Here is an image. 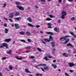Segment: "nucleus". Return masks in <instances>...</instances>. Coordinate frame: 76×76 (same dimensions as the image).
Masks as SVG:
<instances>
[{
	"instance_id": "nucleus-34",
	"label": "nucleus",
	"mask_w": 76,
	"mask_h": 76,
	"mask_svg": "<svg viewBox=\"0 0 76 76\" xmlns=\"http://www.w3.org/2000/svg\"><path fill=\"white\" fill-rule=\"evenodd\" d=\"M75 19V17H72V18H71V20L72 21H73V20H74Z\"/></svg>"
},
{
	"instance_id": "nucleus-56",
	"label": "nucleus",
	"mask_w": 76,
	"mask_h": 76,
	"mask_svg": "<svg viewBox=\"0 0 76 76\" xmlns=\"http://www.w3.org/2000/svg\"><path fill=\"white\" fill-rule=\"evenodd\" d=\"M69 72H71V73L73 72V70H69Z\"/></svg>"
},
{
	"instance_id": "nucleus-10",
	"label": "nucleus",
	"mask_w": 76,
	"mask_h": 76,
	"mask_svg": "<svg viewBox=\"0 0 76 76\" xmlns=\"http://www.w3.org/2000/svg\"><path fill=\"white\" fill-rule=\"evenodd\" d=\"M14 13H11L9 15V18H13V15Z\"/></svg>"
},
{
	"instance_id": "nucleus-17",
	"label": "nucleus",
	"mask_w": 76,
	"mask_h": 76,
	"mask_svg": "<svg viewBox=\"0 0 76 76\" xmlns=\"http://www.w3.org/2000/svg\"><path fill=\"white\" fill-rule=\"evenodd\" d=\"M46 66V64H39L38 65H37V66Z\"/></svg>"
},
{
	"instance_id": "nucleus-64",
	"label": "nucleus",
	"mask_w": 76,
	"mask_h": 76,
	"mask_svg": "<svg viewBox=\"0 0 76 76\" xmlns=\"http://www.w3.org/2000/svg\"><path fill=\"white\" fill-rule=\"evenodd\" d=\"M73 37L74 38H76V35H74Z\"/></svg>"
},
{
	"instance_id": "nucleus-3",
	"label": "nucleus",
	"mask_w": 76,
	"mask_h": 76,
	"mask_svg": "<svg viewBox=\"0 0 76 76\" xmlns=\"http://www.w3.org/2000/svg\"><path fill=\"white\" fill-rule=\"evenodd\" d=\"M40 69H41L42 71L43 72H45V70H48L49 67L47 66H45L44 67V69L42 68H40Z\"/></svg>"
},
{
	"instance_id": "nucleus-7",
	"label": "nucleus",
	"mask_w": 76,
	"mask_h": 76,
	"mask_svg": "<svg viewBox=\"0 0 76 76\" xmlns=\"http://www.w3.org/2000/svg\"><path fill=\"white\" fill-rule=\"evenodd\" d=\"M17 7L20 10H24V8L20 6H18Z\"/></svg>"
},
{
	"instance_id": "nucleus-36",
	"label": "nucleus",
	"mask_w": 76,
	"mask_h": 76,
	"mask_svg": "<svg viewBox=\"0 0 76 76\" xmlns=\"http://www.w3.org/2000/svg\"><path fill=\"white\" fill-rule=\"evenodd\" d=\"M56 50V49H53L52 50V53H55V50Z\"/></svg>"
},
{
	"instance_id": "nucleus-49",
	"label": "nucleus",
	"mask_w": 76,
	"mask_h": 76,
	"mask_svg": "<svg viewBox=\"0 0 76 76\" xmlns=\"http://www.w3.org/2000/svg\"><path fill=\"white\" fill-rule=\"evenodd\" d=\"M30 58H32V59L34 58V56H31L30 57Z\"/></svg>"
},
{
	"instance_id": "nucleus-5",
	"label": "nucleus",
	"mask_w": 76,
	"mask_h": 76,
	"mask_svg": "<svg viewBox=\"0 0 76 76\" xmlns=\"http://www.w3.org/2000/svg\"><path fill=\"white\" fill-rule=\"evenodd\" d=\"M69 67H72V66H74L75 65L73 63H69L68 64Z\"/></svg>"
},
{
	"instance_id": "nucleus-48",
	"label": "nucleus",
	"mask_w": 76,
	"mask_h": 76,
	"mask_svg": "<svg viewBox=\"0 0 76 76\" xmlns=\"http://www.w3.org/2000/svg\"><path fill=\"white\" fill-rule=\"evenodd\" d=\"M32 62L33 63H35V60L34 59H33L32 61Z\"/></svg>"
},
{
	"instance_id": "nucleus-37",
	"label": "nucleus",
	"mask_w": 76,
	"mask_h": 76,
	"mask_svg": "<svg viewBox=\"0 0 76 76\" xmlns=\"http://www.w3.org/2000/svg\"><path fill=\"white\" fill-rule=\"evenodd\" d=\"M27 40L28 42H31V40L30 39H27Z\"/></svg>"
},
{
	"instance_id": "nucleus-62",
	"label": "nucleus",
	"mask_w": 76,
	"mask_h": 76,
	"mask_svg": "<svg viewBox=\"0 0 76 76\" xmlns=\"http://www.w3.org/2000/svg\"><path fill=\"white\" fill-rule=\"evenodd\" d=\"M29 52H30V51H29V50H28V51H26V53H29Z\"/></svg>"
},
{
	"instance_id": "nucleus-26",
	"label": "nucleus",
	"mask_w": 76,
	"mask_h": 76,
	"mask_svg": "<svg viewBox=\"0 0 76 76\" xmlns=\"http://www.w3.org/2000/svg\"><path fill=\"white\" fill-rule=\"evenodd\" d=\"M25 33V32H20L19 34L20 35H23Z\"/></svg>"
},
{
	"instance_id": "nucleus-55",
	"label": "nucleus",
	"mask_w": 76,
	"mask_h": 76,
	"mask_svg": "<svg viewBox=\"0 0 76 76\" xmlns=\"http://www.w3.org/2000/svg\"><path fill=\"white\" fill-rule=\"evenodd\" d=\"M41 1L43 2H45V0H41Z\"/></svg>"
},
{
	"instance_id": "nucleus-25",
	"label": "nucleus",
	"mask_w": 76,
	"mask_h": 76,
	"mask_svg": "<svg viewBox=\"0 0 76 76\" xmlns=\"http://www.w3.org/2000/svg\"><path fill=\"white\" fill-rule=\"evenodd\" d=\"M47 34H50V35H53V33L52 32H48L47 33Z\"/></svg>"
},
{
	"instance_id": "nucleus-22",
	"label": "nucleus",
	"mask_w": 76,
	"mask_h": 76,
	"mask_svg": "<svg viewBox=\"0 0 76 76\" xmlns=\"http://www.w3.org/2000/svg\"><path fill=\"white\" fill-rule=\"evenodd\" d=\"M27 20L29 22H32V20H31V18H27Z\"/></svg>"
},
{
	"instance_id": "nucleus-58",
	"label": "nucleus",
	"mask_w": 76,
	"mask_h": 76,
	"mask_svg": "<svg viewBox=\"0 0 76 76\" xmlns=\"http://www.w3.org/2000/svg\"><path fill=\"white\" fill-rule=\"evenodd\" d=\"M42 42L43 43V44H45V42H44L43 40H42Z\"/></svg>"
},
{
	"instance_id": "nucleus-31",
	"label": "nucleus",
	"mask_w": 76,
	"mask_h": 76,
	"mask_svg": "<svg viewBox=\"0 0 76 76\" xmlns=\"http://www.w3.org/2000/svg\"><path fill=\"white\" fill-rule=\"evenodd\" d=\"M25 48H26V49H29V48H31V46H28L26 47Z\"/></svg>"
},
{
	"instance_id": "nucleus-11",
	"label": "nucleus",
	"mask_w": 76,
	"mask_h": 76,
	"mask_svg": "<svg viewBox=\"0 0 76 76\" xmlns=\"http://www.w3.org/2000/svg\"><path fill=\"white\" fill-rule=\"evenodd\" d=\"M62 55L63 56H65V57H69V55H68V54H66V53H63Z\"/></svg>"
},
{
	"instance_id": "nucleus-9",
	"label": "nucleus",
	"mask_w": 76,
	"mask_h": 76,
	"mask_svg": "<svg viewBox=\"0 0 76 76\" xmlns=\"http://www.w3.org/2000/svg\"><path fill=\"white\" fill-rule=\"evenodd\" d=\"M14 19L15 20H18V21H19L21 20V18L20 17H18V18H14Z\"/></svg>"
},
{
	"instance_id": "nucleus-32",
	"label": "nucleus",
	"mask_w": 76,
	"mask_h": 76,
	"mask_svg": "<svg viewBox=\"0 0 76 76\" xmlns=\"http://www.w3.org/2000/svg\"><path fill=\"white\" fill-rule=\"evenodd\" d=\"M36 75V76H42V74H37Z\"/></svg>"
},
{
	"instance_id": "nucleus-20",
	"label": "nucleus",
	"mask_w": 76,
	"mask_h": 76,
	"mask_svg": "<svg viewBox=\"0 0 76 76\" xmlns=\"http://www.w3.org/2000/svg\"><path fill=\"white\" fill-rule=\"evenodd\" d=\"M25 71L26 72V73H31V72L29 71L28 69H26Z\"/></svg>"
},
{
	"instance_id": "nucleus-21",
	"label": "nucleus",
	"mask_w": 76,
	"mask_h": 76,
	"mask_svg": "<svg viewBox=\"0 0 76 76\" xmlns=\"http://www.w3.org/2000/svg\"><path fill=\"white\" fill-rule=\"evenodd\" d=\"M49 39H50V41H52V40H53V37H52V36H50V37H49Z\"/></svg>"
},
{
	"instance_id": "nucleus-13",
	"label": "nucleus",
	"mask_w": 76,
	"mask_h": 76,
	"mask_svg": "<svg viewBox=\"0 0 76 76\" xmlns=\"http://www.w3.org/2000/svg\"><path fill=\"white\" fill-rule=\"evenodd\" d=\"M52 66L53 67L54 69H56L57 67V66H56V65L54 64H53L52 65Z\"/></svg>"
},
{
	"instance_id": "nucleus-18",
	"label": "nucleus",
	"mask_w": 76,
	"mask_h": 76,
	"mask_svg": "<svg viewBox=\"0 0 76 76\" xmlns=\"http://www.w3.org/2000/svg\"><path fill=\"white\" fill-rule=\"evenodd\" d=\"M8 31H9V30L8 29L5 28V34H7L8 33Z\"/></svg>"
},
{
	"instance_id": "nucleus-29",
	"label": "nucleus",
	"mask_w": 76,
	"mask_h": 76,
	"mask_svg": "<svg viewBox=\"0 0 76 76\" xmlns=\"http://www.w3.org/2000/svg\"><path fill=\"white\" fill-rule=\"evenodd\" d=\"M16 4H17V5H20V2H16Z\"/></svg>"
},
{
	"instance_id": "nucleus-12",
	"label": "nucleus",
	"mask_w": 76,
	"mask_h": 76,
	"mask_svg": "<svg viewBox=\"0 0 76 76\" xmlns=\"http://www.w3.org/2000/svg\"><path fill=\"white\" fill-rule=\"evenodd\" d=\"M28 26H30V27H31L32 28H34V27H35V26H34L30 23H28Z\"/></svg>"
},
{
	"instance_id": "nucleus-19",
	"label": "nucleus",
	"mask_w": 76,
	"mask_h": 76,
	"mask_svg": "<svg viewBox=\"0 0 76 76\" xmlns=\"http://www.w3.org/2000/svg\"><path fill=\"white\" fill-rule=\"evenodd\" d=\"M67 46H71L72 47H74L73 46H72V44H71L70 43H68L67 45Z\"/></svg>"
},
{
	"instance_id": "nucleus-1",
	"label": "nucleus",
	"mask_w": 76,
	"mask_h": 76,
	"mask_svg": "<svg viewBox=\"0 0 76 76\" xmlns=\"http://www.w3.org/2000/svg\"><path fill=\"white\" fill-rule=\"evenodd\" d=\"M62 15L61 16V18L62 19H64L65 18L64 16H66L67 15V13H66V11H62Z\"/></svg>"
},
{
	"instance_id": "nucleus-45",
	"label": "nucleus",
	"mask_w": 76,
	"mask_h": 76,
	"mask_svg": "<svg viewBox=\"0 0 76 76\" xmlns=\"http://www.w3.org/2000/svg\"><path fill=\"white\" fill-rule=\"evenodd\" d=\"M2 60H6V57H4L3 58H2Z\"/></svg>"
},
{
	"instance_id": "nucleus-53",
	"label": "nucleus",
	"mask_w": 76,
	"mask_h": 76,
	"mask_svg": "<svg viewBox=\"0 0 76 76\" xmlns=\"http://www.w3.org/2000/svg\"><path fill=\"white\" fill-rule=\"evenodd\" d=\"M40 33L41 34H44V32H43V31H40Z\"/></svg>"
},
{
	"instance_id": "nucleus-44",
	"label": "nucleus",
	"mask_w": 76,
	"mask_h": 76,
	"mask_svg": "<svg viewBox=\"0 0 76 76\" xmlns=\"http://www.w3.org/2000/svg\"><path fill=\"white\" fill-rule=\"evenodd\" d=\"M9 20L10 21V22H13V20H12V19H9Z\"/></svg>"
},
{
	"instance_id": "nucleus-52",
	"label": "nucleus",
	"mask_w": 76,
	"mask_h": 76,
	"mask_svg": "<svg viewBox=\"0 0 76 76\" xmlns=\"http://www.w3.org/2000/svg\"><path fill=\"white\" fill-rule=\"evenodd\" d=\"M40 27V26L39 25H37V26H36V28H38Z\"/></svg>"
},
{
	"instance_id": "nucleus-43",
	"label": "nucleus",
	"mask_w": 76,
	"mask_h": 76,
	"mask_svg": "<svg viewBox=\"0 0 76 76\" xmlns=\"http://www.w3.org/2000/svg\"><path fill=\"white\" fill-rule=\"evenodd\" d=\"M6 6V4L5 3L4 4V6H3L2 7H3L5 8Z\"/></svg>"
},
{
	"instance_id": "nucleus-23",
	"label": "nucleus",
	"mask_w": 76,
	"mask_h": 76,
	"mask_svg": "<svg viewBox=\"0 0 76 76\" xmlns=\"http://www.w3.org/2000/svg\"><path fill=\"white\" fill-rule=\"evenodd\" d=\"M52 47H54L55 46V43L54 42H53L52 43Z\"/></svg>"
},
{
	"instance_id": "nucleus-41",
	"label": "nucleus",
	"mask_w": 76,
	"mask_h": 76,
	"mask_svg": "<svg viewBox=\"0 0 76 76\" xmlns=\"http://www.w3.org/2000/svg\"><path fill=\"white\" fill-rule=\"evenodd\" d=\"M65 75L66 76H69V75L67 73H65Z\"/></svg>"
},
{
	"instance_id": "nucleus-6",
	"label": "nucleus",
	"mask_w": 76,
	"mask_h": 76,
	"mask_svg": "<svg viewBox=\"0 0 76 76\" xmlns=\"http://www.w3.org/2000/svg\"><path fill=\"white\" fill-rule=\"evenodd\" d=\"M54 31H56L57 32H58L59 31V28H57V27L55 28H54Z\"/></svg>"
},
{
	"instance_id": "nucleus-54",
	"label": "nucleus",
	"mask_w": 76,
	"mask_h": 76,
	"mask_svg": "<svg viewBox=\"0 0 76 76\" xmlns=\"http://www.w3.org/2000/svg\"><path fill=\"white\" fill-rule=\"evenodd\" d=\"M51 23H49L48 24V26H51Z\"/></svg>"
},
{
	"instance_id": "nucleus-61",
	"label": "nucleus",
	"mask_w": 76,
	"mask_h": 76,
	"mask_svg": "<svg viewBox=\"0 0 76 76\" xmlns=\"http://www.w3.org/2000/svg\"><path fill=\"white\" fill-rule=\"evenodd\" d=\"M68 52L69 53H70V50H68Z\"/></svg>"
},
{
	"instance_id": "nucleus-50",
	"label": "nucleus",
	"mask_w": 76,
	"mask_h": 76,
	"mask_svg": "<svg viewBox=\"0 0 76 76\" xmlns=\"http://www.w3.org/2000/svg\"><path fill=\"white\" fill-rule=\"evenodd\" d=\"M4 20H8L7 19V18H4Z\"/></svg>"
},
{
	"instance_id": "nucleus-60",
	"label": "nucleus",
	"mask_w": 76,
	"mask_h": 76,
	"mask_svg": "<svg viewBox=\"0 0 76 76\" xmlns=\"http://www.w3.org/2000/svg\"><path fill=\"white\" fill-rule=\"evenodd\" d=\"M69 1H73V0H68Z\"/></svg>"
},
{
	"instance_id": "nucleus-42",
	"label": "nucleus",
	"mask_w": 76,
	"mask_h": 76,
	"mask_svg": "<svg viewBox=\"0 0 76 76\" xmlns=\"http://www.w3.org/2000/svg\"><path fill=\"white\" fill-rule=\"evenodd\" d=\"M26 35H29L30 34V32H27L26 33Z\"/></svg>"
},
{
	"instance_id": "nucleus-30",
	"label": "nucleus",
	"mask_w": 76,
	"mask_h": 76,
	"mask_svg": "<svg viewBox=\"0 0 76 76\" xmlns=\"http://www.w3.org/2000/svg\"><path fill=\"white\" fill-rule=\"evenodd\" d=\"M20 14H19V12H16L15 13V16H18Z\"/></svg>"
},
{
	"instance_id": "nucleus-8",
	"label": "nucleus",
	"mask_w": 76,
	"mask_h": 76,
	"mask_svg": "<svg viewBox=\"0 0 76 76\" xmlns=\"http://www.w3.org/2000/svg\"><path fill=\"white\" fill-rule=\"evenodd\" d=\"M4 42H10L11 41V39H5L4 40Z\"/></svg>"
},
{
	"instance_id": "nucleus-38",
	"label": "nucleus",
	"mask_w": 76,
	"mask_h": 76,
	"mask_svg": "<svg viewBox=\"0 0 76 76\" xmlns=\"http://www.w3.org/2000/svg\"><path fill=\"white\" fill-rule=\"evenodd\" d=\"M37 50L39 51H40V52H41V51H42V50L39 49V48H38Z\"/></svg>"
},
{
	"instance_id": "nucleus-63",
	"label": "nucleus",
	"mask_w": 76,
	"mask_h": 76,
	"mask_svg": "<svg viewBox=\"0 0 76 76\" xmlns=\"http://www.w3.org/2000/svg\"><path fill=\"white\" fill-rule=\"evenodd\" d=\"M48 57L49 58H51V56H48Z\"/></svg>"
},
{
	"instance_id": "nucleus-24",
	"label": "nucleus",
	"mask_w": 76,
	"mask_h": 76,
	"mask_svg": "<svg viewBox=\"0 0 76 76\" xmlns=\"http://www.w3.org/2000/svg\"><path fill=\"white\" fill-rule=\"evenodd\" d=\"M52 20V19H51L50 18H46V20L50 21V20Z\"/></svg>"
},
{
	"instance_id": "nucleus-51",
	"label": "nucleus",
	"mask_w": 76,
	"mask_h": 76,
	"mask_svg": "<svg viewBox=\"0 0 76 76\" xmlns=\"http://www.w3.org/2000/svg\"><path fill=\"white\" fill-rule=\"evenodd\" d=\"M7 53L8 54H11V52H10V51L7 52Z\"/></svg>"
},
{
	"instance_id": "nucleus-27",
	"label": "nucleus",
	"mask_w": 76,
	"mask_h": 76,
	"mask_svg": "<svg viewBox=\"0 0 76 76\" xmlns=\"http://www.w3.org/2000/svg\"><path fill=\"white\" fill-rule=\"evenodd\" d=\"M44 41L45 42H50V40L49 39H45Z\"/></svg>"
},
{
	"instance_id": "nucleus-59",
	"label": "nucleus",
	"mask_w": 76,
	"mask_h": 76,
	"mask_svg": "<svg viewBox=\"0 0 76 76\" xmlns=\"http://www.w3.org/2000/svg\"><path fill=\"white\" fill-rule=\"evenodd\" d=\"M48 28H51V26H48Z\"/></svg>"
},
{
	"instance_id": "nucleus-2",
	"label": "nucleus",
	"mask_w": 76,
	"mask_h": 76,
	"mask_svg": "<svg viewBox=\"0 0 76 76\" xmlns=\"http://www.w3.org/2000/svg\"><path fill=\"white\" fill-rule=\"evenodd\" d=\"M8 46V45L6 43L3 44L2 45H0V48H3L4 47H6L7 48H9V47Z\"/></svg>"
},
{
	"instance_id": "nucleus-14",
	"label": "nucleus",
	"mask_w": 76,
	"mask_h": 76,
	"mask_svg": "<svg viewBox=\"0 0 76 76\" xmlns=\"http://www.w3.org/2000/svg\"><path fill=\"white\" fill-rule=\"evenodd\" d=\"M69 39H66V42H65L64 43V44H67V42H69Z\"/></svg>"
},
{
	"instance_id": "nucleus-35",
	"label": "nucleus",
	"mask_w": 76,
	"mask_h": 76,
	"mask_svg": "<svg viewBox=\"0 0 76 76\" xmlns=\"http://www.w3.org/2000/svg\"><path fill=\"white\" fill-rule=\"evenodd\" d=\"M9 68L11 70H12V69H13V67H12V66H9Z\"/></svg>"
},
{
	"instance_id": "nucleus-57",
	"label": "nucleus",
	"mask_w": 76,
	"mask_h": 76,
	"mask_svg": "<svg viewBox=\"0 0 76 76\" xmlns=\"http://www.w3.org/2000/svg\"><path fill=\"white\" fill-rule=\"evenodd\" d=\"M58 1L59 2V3H60V2H61V1H61V0H59Z\"/></svg>"
},
{
	"instance_id": "nucleus-16",
	"label": "nucleus",
	"mask_w": 76,
	"mask_h": 76,
	"mask_svg": "<svg viewBox=\"0 0 76 76\" xmlns=\"http://www.w3.org/2000/svg\"><path fill=\"white\" fill-rule=\"evenodd\" d=\"M49 16L51 18H56V16H53L52 15H49Z\"/></svg>"
},
{
	"instance_id": "nucleus-40",
	"label": "nucleus",
	"mask_w": 76,
	"mask_h": 76,
	"mask_svg": "<svg viewBox=\"0 0 76 76\" xmlns=\"http://www.w3.org/2000/svg\"><path fill=\"white\" fill-rule=\"evenodd\" d=\"M35 7L36 9H38V8H39V7H38V6H35Z\"/></svg>"
},
{
	"instance_id": "nucleus-47",
	"label": "nucleus",
	"mask_w": 76,
	"mask_h": 76,
	"mask_svg": "<svg viewBox=\"0 0 76 76\" xmlns=\"http://www.w3.org/2000/svg\"><path fill=\"white\" fill-rule=\"evenodd\" d=\"M20 41H21V42H25V41L23 40H20Z\"/></svg>"
},
{
	"instance_id": "nucleus-28",
	"label": "nucleus",
	"mask_w": 76,
	"mask_h": 76,
	"mask_svg": "<svg viewBox=\"0 0 76 76\" xmlns=\"http://www.w3.org/2000/svg\"><path fill=\"white\" fill-rule=\"evenodd\" d=\"M69 33L71 34V35H74V33L72 32V31H69Z\"/></svg>"
},
{
	"instance_id": "nucleus-4",
	"label": "nucleus",
	"mask_w": 76,
	"mask_h": 76,
	"mask_svg": "<svg viewBox=\"0 0 76 76\" xmlns=\"http://www.w3.org/2000/svg\"><path fill=\"white\" fill-rule=\"evenodd\" d=\"M69 37H70L69 36H66L65 37H64L61 38L60 39V40H61V41H64V40L66 39L65 38H68Z\"/></svg>"
},
{
	"instance_id": "nucleus-33",
	"label": "nucleus",
	"mask_w": 76,
	"mask_h": 76,
	"mask_svg": "<svg viewBox=\"0 0 76 76\" xmlns=\"http://www.w3.org/2000/svg\"><path fill=\"white\" fill-rule=\"evenodd\" d=\"M44 59H45L46 60H47V61L48 60H49V59H48V58H47V57H45Z\"/></svg>"
},
{
	"instance_id": "nucleus-15",
	"label": "nucleus",
	"mask_w": 76,
	"mask_h": 76,
	"mask_svg": "<svg viewBox=\"0 0 76 76\" xmlns=\"http://www.w3.org/2000/svg\"><path fill=\"white\" fill-rule=\"evenodd\" d=\"M14 25L15 26L16 28L17 29H18V28H19V25H18V24H14Z\"/></svg>"
},
{
	"instance_id": "nucleus-46",
	"label": "nucleus",
	"mask_w": 76,
	"mask_h": 76,
	"mask_svg": "<svg viewBox=\"0 0 76 76\" xmlns=\"http://www.w3.org/2000/svg\"><path fill=\"white\" fill-rule=\"evenodd\" d=\"M4 26L5 27H7V24H6V23H5L4 25Z\"/></svg>"
},
{
	"instance_id": "nucleus-39",
	"label": "nucleus",
	"mask_w": 76,
	"mask_h": 76,
	"mask_svg": "<svg viewBox=\"0 0 76 76\" xmlns=\"http://www.w3.org/2000/svg\"><path fill=\"white\" fill-rule=\"evenodd\" d=\"M16 58H18V60H22V58H18V57H17Z\"/></svg>"
}]
</instances>
